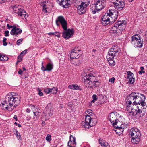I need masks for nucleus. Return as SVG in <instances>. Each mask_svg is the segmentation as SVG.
<instances>
[{
  "label": "nucleus",
  "mask_w": 147,
  "mask_h": 147,
  "mask_svg": "<svg viewBox=\"0 0 147 147\" xmlns=\"http://www.w3.org/2000/svg\"><path fill=\"white\" fill-rule=\"evenodd\" d=\"M8 59V57L1 53H0V60L3 61H7Z\"/></svg>",
  "instance_id": "31"
},
{
  "label": "nucleus",
  "mask_w": 147,
  "mask_h": 147,
  "mask_svg": "<svg viewBox=\"0 0 147 147\" xmlns=\"http://www.w3.org/2000/svg\"><path fill=\"white\" fill-rule=\"evenodd\" d=\"M127 78L129 80L130 84H133L134 82V78L133 74L130 71H127Z\"/></svg>",
  "instance_id": "22"
},
{
  "label": "nucleus",
  "mask_w": 147,
  "mask_h": 147,
  "mask_svg": "<svg viewBox=\"0 0 147 147\" xmlns=\"http://www.w3.org/2000/svg\"><path fill=\"white\" fill-rule=\"evenodd\" d=\"M13 119H15L16 121H17L18 120V119L17 118V116L16 115H14L13 117Z\"/></svg>",
  "instance_id": "55"
},
{
  "label": "nucleus",
  "mask_w": 147,
  "mask_h": 147,
  "mask_svg": "<svg viewBox=\"0 0 147 147\" xmlns=\"http://www.w3.org/2000/svg\"><path fill=\"white\" fill-rule=\"evenodd\" d=\"M127 98L129 102H132L135 105H138L137 107L138 109L136 113L137 115L140 117L144 116L146 111V106L145 102L146 97L138 92H133L128 96Z\"/></svg>",
  "instance_id": "1"
},
{
  "label": "nucleus",
  "mask_w": 147,
  "mask_h": 147,
  "mask_svg": "<svg viewBox=\"0 0 147 147\" xmlns=\"http://www.w3.org/2000/svg\"><path fill=\"white\" fill-rule=\"evenodd\" d=\"M7 28L9 29H10L11 28H14V27L16 26H15L10 25L9 24H7Z\"/></svg>",
  "instance_id": "46"
},
{
  "label": "nucleus",
  "mask_w": 147,
  "mask_h": 147,
  "mask_svg": "<svg viewBox=\"0 0 147 147\" xmlns=\"http://www.w3.org/2000/svg\"><path fill=\"white\" fill-rule=\"evenodd\" d=\"M22 56L21 55H20L18 56V57H17V59H18L17 62V63L21 62L22 60ZM17 63H16V64Z\"/></svg>",
  "instance_id": "42"
},
{
  "label": "nucleus",
  "mask_w": 147,
  "mask_h": 147,
  "mask_svg": "<svg viewBox=\"0 0 147 147\" xmlns=\"http://www.w3.org/2000/svg\"><path fill=\"white\" fill-rule=\"evenodd\" d=\"M75 3L78 5V7L77 8V9L78 12L79 14L81 15L82 14L84 13V12L82 11L83 6L81 5L82 4V0H76Z\"/></svg>",
  "instance_id": "17"
},
{
  "label": "nucleus",
  "mask_w": 147,
  "mask_h": 147,
  "mask_svg": "<svg viewBox=\"0 0 147 147\" xmlns=\"http://www.w3.org/2000/svg\"><path fill=\"white\" fill-rule=\"evenodd\" d=\"M129 134L132 137L131 142L135 144L138 143L140 141L141 136L140 130L136 128H133L130 129Z\"/></svg>",
  "instance_id": "6"
},
{
  "label": "nucleus",
  "mask_w": 147,
  "mask_h": 147,
  "mask_svg": "<svg viewBox=\"0 0 147 147\" xmlns=\"http://www.w3.org/2000/svg\"><path fill=\"white\" fill-rule=\"evenodd\" d=\"M30 110L28 108H27L26 109V112L28 113H29L30 112Z\"/></svg>",
  "instance_id": "57"
},
{
  "label": "nucleus",
  "mask_w": 147,
  "mask_h": 147,
  "mask_svg": "<svg viewBox=\"0 0 147 147\" xmlns=\"http://www.w3.org/2000/svg\"><path fill=\"white\" fill-rule=\"evenodd\" d=\"M18 74H19L21 75V74H22V73L23 72V71L21 69H20L18 71Z\"/></svg>",
  "instance_id": "53"
},
{
  "label": "nucleus",
  "mask_w": 147,
  "mask_h": 147,
  "mask_svg": "<svg viewBox=\"0 0 147 147\" xmlns=\"http://www.w3.org/2000/svg\"><path fill=\"white\" fill-rule=\"evenodd\" d=\"M85 121L82 123L83 127L86 128L95 125L97 123L96 120L94 118V114L92 113V110L88 109L85 112Z\"/></svg>",
  "instance_id": "3"
},
{
  "label": "nucleus",
  "mask_w": 147,
  "mask_h": 147,
  "mask_svg": "<svg viewBox=\"0 0 147 147\" xmlns=\"http://www.w3.org/2000/svg\"><path fill=\"white\" fill-rule=\"evenodd\" d=\"M37 91L38 92V94L40 96H42L43 95V93L41 92V90L39 88L37 89Z\"/></svg>",
  "instance_id": "40"
},
{
  "label": "nucleus",
  "mask_w": 147,
  "mask_h": 147,
  "mask_svg": "<svg viewBox=\"0 0 147 147\" xmlns=\"http://www.w3.org/2000/svg\"><path fill=\"white\" fill-rule=\"evenodd\" d=\"M3 45L4 46H6L7 45V43L6 41H3Z\"/></svg>",
  "instance_id": "54"
},
{
  "label": "nucleus",
  "mask_w": 147,
  "mask_h": 147,
  "mask_svg": "<svg viewBox=\"0 0 147 147\" xmlns=\"http://www.w3.org/2000/svg\"><path fill=\"white\" fill-rule=\"evenodd\" d=\"M7 40L6 38L5 37L3 38V41H6Z\"/></svg>",
  "instance_id": "60"
},
{
  "label": "nucleus",
  "mask_w": 147,
  "mask_h": 147,
  "mask_svg": "<svg viewBox=\"0 0 147 147\" xmlns=\"http://www.w3.org/2000/svg\"><path fill=\"white\" fill-rule=\"evenodd\" d=\"M41 65H42V67H41V69L42 71H44V70H45L44 69L45 68V67H44V66L43 65V62H42Z\"/></svg>",
  "instance_id": "51"
},
{
  "label": "nucleus",
  "mask_w": 147,
  "mask_h": 147,
  "mask_svg": "<svg viewBox=\"0 0 147 147\" xmlns=\"http://www.w3.org/2000/svg\"><path fill=\"white\" fill-rule=\"evenodd\" d=\"M78 58H75V60L73 58L70 59V61L71 63L74 65L78 66L81 63V61L78 59Z\"/></svg>",
  "instance_id": "25"
},
{
  "label": "nucleus",
  "mask_w": 147,
  "mask_h": 147,
  "mask_svg": "<svg viewBox=\"0 0 147 147\" xmlns=\"http://www.w3.org/2000/svg\"><path fill=\"white\" fill-rule=\"evenodd\" d=\"M83 80H84V83L86 87L88 88H91L92 87L93 81L96 79V75L93 72H85L83 71L82 74Z\"/></svg>",
  "instance_id": "4"
},
{
  "label": "nucleus",
  "mask_w": 147,
  "mask_h": 147,
  "mask_svg": "<svg viewBox=\"0 0 147 147\" xmlns=\"http://www.w3.org/2000/svg\"><path fill=\"white\" fill-rule=\"evenodd\" d=\"M16 136L18 139V140H20L22 139V138L20 134L18 133L17 130L16 131Z\"/></svg>",
  "instance_id": "37"
},
{
  "label": "nucleus",
  "mask_w": 147,
  "mask_h": 147,
  "mask_svg": "<svg viewBox=\"0 0 147 147\" xmlns=\"http://www.w3.org/2000/svg\"><path fill=\"white\" fill-rule=\"evenodd\" d=\"M116 26H117L118 30L121 32L122 31L125 29L126 26V22L125 20L119 21L116 23Z\"/></svg>",
  "instance_id": "16"
},
{
  "label": "nucleus",
  "mask_w": 147,
  "mask_h": 147,
  "mask_svg": "<svg viewBox=\"0 0 147 147\" xmlns=\"http://www.w3.org/2000/svg\"><path fill=\"white\" fill-rule=\"evenodd\" d=\"M119 114L117 112H114L110 113L109 115V120L112 124L114 126L116 125L119 120L117 119V117H118Z\"/></svg>",
  "instance_id": "10"
},
{
  "label": "nucleus",
  "mask_w": 147,
  "mask_h": 147,
  "mask_svg": "<svg viewBox=\"0 0 147 147\" xmlns=\"http://www.w3.org/2000/svg\"><path fill=\"white\" fill-rule=\"evenodd\" d=\"M23 39L22 38H21L18 40L16 42V44L17 45H19L21 43V42L23 41Z\"/></svg>",
  "instance_id": "44"
},
{
  "label": "nucleus",
  "mask_w": 147,
  "mask_h": 147,
  "mask_svg": "<svg viewBox=\"0 0 147 147\" xmlns=\"http://www.w3.org/2000/svg\"><path fill=\"white\" fill-rule=\"evenodd\" d=\"M64 30L62 33V36L65 39H68L73 36L74 33L73 30L66 29Z\"/></svg>",
  "instance_id": "13"
},
{
  "label": "nucleus",
  "mask_w": 147,
  "mask_h": 147,
  "mask_svg": "<svg viewBox=\"0 0 147 147\" xmlns=\"http://www.w3.org/2000/svg\"><path fill=\"white\" fill-rule=\"evenodd\" d=\"M71 0H61L59 5L64 8H67L70 6Z\"/></svg>",
  "instance_id": "19"
},
{
  "label": "nucleus",
  "mask_w": 147,
  "mask_h": 147,
  "mask_svg": "<svg viewBox=\"0 0 147 147\" xmlns=\"http://www.w3.org/2000/svg\"><path fill=\"white\" fill-rule=\"evenodd\" d=\"M53 64L51 63H49L47 64L46 67H45L44 69L45 70H44L43 71H50L53 69Z\"/></svg>",
  "instance_id": "26"
},
{
  "label": "nucleus",
  "mask_w": 147,
  "mask_h": 147,
  "mask_svg": "<svg viewBox=\"0 0 147 147\" xmlns=\"http://www.w3.org/2000/svg\"><path fill=\"white\" fill-rule=\"evenodd\" d=\"M55 36H57L58 38L60 37V33L59 32H55V34H54Z\"/></svg>",
  "instance_id": "45"
},
{
  "label": "nucleus",
  "mask_w": 147,
  "mask_h": 147,
  "mask_svg": "<svg viewBox=\"0 0 147 147\" xmlns=\"http://www.w3.org/2000/svg\"><path fill=\"white\" fill-rule=\"evenodd\" d=\"M134 105L133 104H133L132 102L130 103L129 102V101H127L126 103L127 109L129 113H132V115H133L136 113V114L137 115L136 113L138 110L135 109L136 108V105L134 106Z\"/></svg>",
  "instance_id": "12"
},
{
  "label": "nucleus",
  "mask_w": 147,
  "mask_h": 147,
  "mask_svg": "<svg viewBox=\"0 0 147 147\" xmlns=\"http://www.w3.org/2000/svg\"><path fill=\"white\" fill-rule=\"evenodd\" d=\"M96 50L94 49H93L92 50V56H94L96 55Z\"/></svg>",
  "instance_id": "50"
},
{
  "label": "nucleus",
  "mask_w": 147,
  "mask_h": 147,
  "mask_svg": "<svg viewBox=\"0 0 147 147\" xmlns=\"http://www.w3.org/2000/svg\"><path fill=\"white\" fill-rule=\"evenodd\" d=\"M55 32H50L48 33L49 35H54Z\"/></svg>",
  "instance_id": "56"
},
{
  "label": "nucleus",
  "mask_w": 147,
  "mask_h": 147,
  "mask_svg": "<svg viewBox=\"0 0 147 147\" xmlns=\"http://www.w3.org/2000/svg\"><path fill=\"white\" fill-rule=\"evenodd\" d=\"M14 93L7 94L5 97V100H0V105L2 109L11 111L20 103V98L15 95Z\"/></svg>",
  "instance_id": "2"
},
{
  "label": "nucleus",
  "mask_w": 147,
  "mask_h": 147,
  "mask_svg": "<svg viewBox=\"0 0 147 147\" xmlns=\"http://www.w3.org/2000/svg\"><path fill=\"white\" fill-rule=\"evenodd\" d=\"M39 110H36V111L33 112L34 116H33V119L34 121H36L37 120L39 117L40 115V112H39Z\"/></svg>",
  "instance_id": "28"
},
{
  "label": "nucleus",
  "mask_w": 147,
  "mask_h": 147,
  "mask_svg": "<svg viewBox=\"0 0 147 147\" xmlns=\"http://www.w3.org/2000/svg\"><path fill=\"white\" fill-rule=\"evenodd\" d=\"M106 1L105 0H98L95 3L91 5L90 9L93 14L101 11L105 6Z\"/></svg>",
  "instance_id": "7"
},
{
  "label": "nucleus",
  "mask_w": 147,
  "mask_h": 147,
  "mask_svg": "<svg viewBox=\"0 0 147 147\" xmlns=\"http://www.w3.org/2000/svg\"><path fill=\"white\" fill-rule=\"evenodd\" d=\"M92 97L93 100L95 101L97 99V96L95 94L93 95Z\"/></svg>",
  "instance_id": "48"
},
{
  "label": "nucleus",
  "mask_w": 147,
  "mask_h": 147,
  "mask_svg": "<svg viewBox=\"0 0 147 147\" xmlns=\"http://www.w3.org/2000/svg\"><path fill=\"white\" fill-rule=\"evenodd\" d=\"M144 37L145 38H146V37H147V31H146L145 33Z\"/></svg>",
  "instance_id": "58"
},
{
  "label": "nucleus",
  "mask_w": 147,
  "mask_h": 147,
  "mask_svg": "<svg viewBox=\"0 0 147 147\" xmlns=\"http://www.w3.org/2000/svg\"><path fill=\"white\" fill-rule=\"evenodd\" d=\"M44 92L47 93L49 94L51 93V89L49 88H46L44 90Z\"/></svg>",
  "instance_id": "41"
},
{
  "label": "nucleus",
  "mask_w": 147,
  "mask_h": 147,
  "mask_svg": "<svg viewBox=\"0 0 147 147\" xmlns=\"http://www.w3.org/2000/svg\"><path fill=\"white\" fill-rule=\"evenodd\" d=\"M9 31H6L5 32V36L7 37L9 36Z\"/></svg>",
  "instance_id": "49"
},
{
  "label": "nucleus",
  "mask_w": 147,
  "mask_h": 147,
  "mask_svg": "<svg viewBox=\"0 0 147 147\" xmlns=\"http://www.w3.org/2000/svg\"><path fill=\"white\" fill-rule=\"evenodd\" d=\"M51 135L48 134L46 137V140L48 142H50L51 140Z\"/></svg>",
  "instance_id": "39"
},
{
  "label": "nucleus",
  "mask_w": 147,
  "mask_h": 147,
  "mask_svg": "<svg viewBox=\"0 0 147 147\" xmlns=\"http://www.w3.org/2000/svg\"><path fill=\"white\" fill-rule=\"evenodd\" d=\"M42 124L43 125H45V123L44 121H42Z\"/></svg>",
  "instance_id": "62"
},
{
  "label": "nucleus",
  "mask_w": 147,
  "mask_h": 147,
  "mask_svg": "<svg viewBox=\"0 0 147 147\" xmlns=\"http://www.w3.org/2000/svg\"><path fill=\"white\" fill-rule=\"evenodd\" d=\"M128 126V124L127 123H123L121 124L120 126V128L121 129V130L124 131V129L125 128L127 127Z\"/></svg>",
  "instance_id": "33"
},
{
  "label": "nucleus",
  "mask_w": 147,
  "mask_h": 147,
  "mask_svg": "<svg viewBox=\"0 0 147 147\" xmlns=\"http://www.w3.org/2000/svg\"><path fill=\"white\" fill-rule=\"evenodd\" d=\"M73 143L74 145H76V142L75 138L72 135H71L70 137V140L69 141L67 145L68 146H70L69 143Z\"/></svg>",
  "instance_id": "27"
},
{
  "label": "nucleus",
  "mask_w": 147,
  "mask_h": 147,
  "mask_svg": "<svg viewBox=\"0 0 147 147\" xmlns=\"http://www.w3.org/2000/svg\"><path fill=\"white\" fill-rule=\"evenodd\" d=\"M58 89L56 87H53L51 89V93L53 94H56L57 92Z\"/></svg>",
  "instance_id": "35"
},
{
  "label": "nucleus",
  "mask_w": 147,
  "mask_h": 147,
  "mask_svg": "<svg viewBox=\"0 0 147 147\" xmlns=\"http://www.w3.org/2000/svg\"><path fill=\"white\" fill-rule=\"evenodd\" d=\"M27 51V50H25L23 51L22 52H21V53L20 54V55L22 56L24 55L26 53Z\"/></svg>",
  "instance_id": "47"
},
{
  "label": "nucleus",
  "mask_w": 147,
  "mask_h": 147,
  "mask_svg": "<svg viewBox=\"0 0 147 147\" xmlns=\"http://www.w3.org/2000/svg\"><path fill=\"white\" fill-rule=\"evenodd\" d=\"M99 143L102 147H109V145L108 143L106 142H103L102 141L101 142L100 140H99Z\"/></svg>",
  "instance_id": "30"
},
{
  "label": "nucleus",
  "mask_w": 147,
  "mask_h": 147,
  "mask_svg": "<svg viewBox=\"0 0 147 147\" xmlns=\"http://www.w3.org/2000/svg\"><path fill=\"white\" fill-rule=\"evenodd\" d=\"M119 127H120V126L119 127L117 126L115 129H114V130L117 133H119L121 134L123 131L121 130V129Z\"/></svg>",
  "instance_id": "34"
},
{
  "label": "nucleus",
  "mask_w": 147,
  "mask_h": 147,
  "mask_svg": "<svg viewBox=\"0 0 147 147\" xmlns=\"http://www.w3.org/2000/svg\"><path fill=\"white\" fill-rule=\"evenodd\" d=\"M30 107L31 108L33 113L36 111V110H37V111L39 110V109L37 106L30 105Z\"/></svg>",
  "instance_id": "32"
},
{
  "label": "nucleus",
  "mask_w": 147,
  "mask_h": 147,
  "mask_svg": "<svg viewBox=\"0 0 147 147\" xmlns=\"http://www.w3.org/2000/svg\"><path fill=\"white\" fill-rule=\"evenodd\" d=\"M58 3L59 4V2L61 1V0H56Z\"/></svg>",
  "instance_id": "63"
},
{
  "label": "nucleus",
  "mask_w": 147,
  "mask_h": 147,
  "mask_svg": "<svg viewBox=\"0 0 147 147\" xmlns=\"http://www.w3.org/2000/svg\"><path fill=\"white\" fill-rule=\"evenodd\" d=\"M95 100H92V101H91V103H90V104H92V103H94V102H95Z\"/></svg>",
  "instance_id": "61"
},
{
  "label": "nucleus",
  "mask_w": 147,
  "mask_h": 147,
  "mask_svg": "<svg viewBox=\"0 0 147 147\" xmlns=\"http://www.w3.org/2000/svg\"><path fill=\"white\" fill-rule=\"evenodd\" d=\"M140 70L138 71V73L139 74L141 75L142 73H145V71L143 70L144 69V67H141L140 68Z\"/></svg>",
  "instance_id": "38"
},
{
  "label": "nucleus",
  "mask_w": 147,
  "mask_h": 147,
  "mask_svg": "<svg viewBox=\"0 0 147 147\" xmlns=\"http://www.w3.org/2000/svg\"><path fill=\"white\" fill-rule=\"evenodd\" d=\"M53 111L51 108H46V111H45L44 113L45 115V116H47V118L49 119V118L51 117L53 115Z\"/></svg>",
  "instance_id": "23"
},
{
  "label": "nucleus",
  "mask_w": 147,
  "mask_h": 147,
  "mask_svg": "<svg viewBox=\"0 0 147 147\" xmlns=\"http://www.w3.org/2000/svg\"><path fill=\"white\" fill-rule=\"evenodd\" d=\"M95 80H94V81H93V84L95 87H97L100 85V83L98 81H95Z\"/></svg>",
  "instance_id": "36"
},
{
  "label": "nucleus",
  "mask_w": 147,
  "mask_h": 147,
  "mask_svg": "<svg viewBox=\"0 0 147 147\" xmlns=\"http://www.w3.org/2000/svg\"><path fill=\"white\" fill-rule=\"evenodd\" d=\"M117 26H116V23L114 26L111 28L109 30V32L111 35H115L118 32H120L119 31Z\"/></svg>",
  "instance_id": "21"
},
{
  "label": "nucleus",
  "mask_w": 147,
  "mask_h": 147,
  "mask_svg": "<svg viewBox=\"0 0 147 147\" xmlns=\"http://www.w3.org/2000/svg\"><path fill=\"white\" fill-rule=\"evenodd\" d=\"M119 49L117 46H113L109 50L106 58L108 60V63L111 66H113L115 65V63L113 60L114 57L117 53L119 52Z\"/></svg>",
  "instance_id": "5"
},
{
  "label": "nucleus",
  "mask_w": 147,
  "mask_h": 147,
  "mask_svg": "<svg viewBox=\"0 0 147 147\" xmlns=\"http://www.w3.org/2000/svg\"><path fill=\"white\" fill-rule=\"evenodd\" d=\"M19 5H15L13 7V10L15 13H17L18 16L22 17L23 19H26L28 17V15H27L25 11L18 7Z\"/></svg>",
  "instance_id": "9"
},
{
  "label": "nucleus",
  "mask_w": 147,
  "mask_h": 147,
  "mask_svg": "<svg viewBox=\"0 0 147 147\" xmlns=\"http://www.w3.org/2000/svg\"><path fill=\"white\" fill-rule=\"evenodd\" d=\"M107 11L111 19V21L112 22L115 21L118 16L117 11L113 9L109 10Z\"/></svg>",
  "instance_id": "14"
},
{
  "label": "nucleus",
  "mask_w": 147,
  "mask_h": 147,
  "mask_svg": "<svg viewBox=\"0 0 147 147\" xmlns=\"http://www.w3.org/2000/svg\"><path fill=\"white\" fill-rule=\"evenodd\" d=\"M115 79L114 77H113L109 79V81L111 84H113L114 82Z\"/></svg>",
  "instance_id": "43"
},
{
  "label": "nucleus",
  "mask_w": 147,
  "mask_h": 147,
  "mask_svg": "<svg viewBox=\"0 0 147 147\" xmlns=\"http://www.w3.org/2000/svg\"><path fill=\"white\" fill-rule=\"evenodd\" d=\"M131 43L135 47L141 48L143 46V40L138 35H134L131 37Z\"/></svg>",
  "instance_id": "8"
},
{
  "label": "nucleus",
  "mask_w": 147,
  "mask_h": 147,
  "mask_svg": "<svg viewBox=\"0 0 147 147\" xmlns=\"http://www.w3.org/2000/svg\"><path fill=\"white\" fill-rule=\"evenodd\" d=\"M22 32V30L19 28H17L16 26L13 28L10 32L11 34L12 35H16L19 34Z\"/></svg>",
  "instance_id": "20"
},
{
  "label": "nucleus",
  "mask_w": 147,
  "mask_h": 147,
  "mask_svg": "<svg viewBox=\"0 0 147 147\" xmlns=\"http://www.w3.org/2000/svg\"><path fill=\"white\" fill-rule=\"evenodd\" d=\"M59 22L61 24L63 30L67 29V22L63 17L61 16H59L56 20V23L57 26H59L60 25Z\"/></svg>",
  "instance_id": "11"
},
{
  "label": "nucleus",
  "mask_w": 147,
  "mask_h": 147,
  "mask_svg": "<svg viewBox=\"0 0 147 147\" xmlns=\"http://www.w3.org/2000/svg\"><path fill=\"white\" fill-rule=\"evenodd\" d=\"M69 145L70 146H68L69 147H75V145H74L73 144V143H69Z\"/></svg>",
  "instance_id": "52"
},
{
  "label": "nucleus",
  "mask_w": 147,
  "mask_h": 147,
  "mask_svg": "<svg viewBox=\"0 0 147 147\" xmlns=\"http://www.w3.org/2000/svg\"><path fill=\"white\" fill-rule=\"evenodd\" d=\"M102 23L104 26H106L111 21V19L108 13V11L105 15L101 18Z\"/></svg>",
  "instance_id": "15"
},
{
  "label": "nucleus",
  "mask_w": 147,
  "mask_h": 147,
  "mask_svg": "<svg viewBox=\"0 0 147 147\" xmlns=\"http://www.w3.org/2000/svg\"><path fill=\"white\" fill-rule=\"evenodd\" d=\"M82 4L81 5L83 6L82 11L85 13L86 10V7L89 5L90 3L89 0H82Z\"/></svg>",
  "instance_id": "24"
},
{
  "label": "nucleus",
  "mask_w": 147,
  "mask_h": 147,
  "mask_svg": "<svg viewBox=\"0 0 147 147\" xmlns=\"http://www.w3.org/2000/svg\"><path fill=\"white\" fill-rule=\"evenodd\" d=\"M80 51V50H76L75 49L72 50L70 55V58H73L74 60L76 58H79L81 55V54L79 53V52Z\"/></svg>",
  "instance_id": "18"
},
{
  "label": "nucleus",
  "mask_w": 147,
  "mask_h": 147,
  "mask_svg": "<svg viewBox=\"0 0 147 147\" xmlns=\"http://www.w3.org/2000/svg\"><path fill=\"white\" fill-rule=\"evenodd\" d=\"M5 2V0H0V3H4Z\"/></svg>",
  "instance_id": "59"
},
{
  "label": "nucleus",
  "mask_w": 147,
  "mask_h": 147,
  "mask_svg": "<svg viewBox=\"0 0 147 147\" xmlns=\"http://www.w3.org/2000/svg\"><path fill=\"white\" fill-rule=\"evenodd\" d=\"M18 127H21V125L20 124H18Z\"/></svg>",
  "instance_id": "64"
},
{
  "label": "nucleus",
  "mask_w": 147,
  "mask_h": 147,
  "mask_svg": "<svg viewBox=\"0 0 147 147\" xmlns=\"http://www.w3.org/2000/svg\"><path fill=\"white\" fill-rule=\"evenodd\" d=\"M68 88L69 89L76 90H79L80 87L77 84H71L69 86Z\"/></svg>",
  "instance_id": "29"
}]
</instances>
